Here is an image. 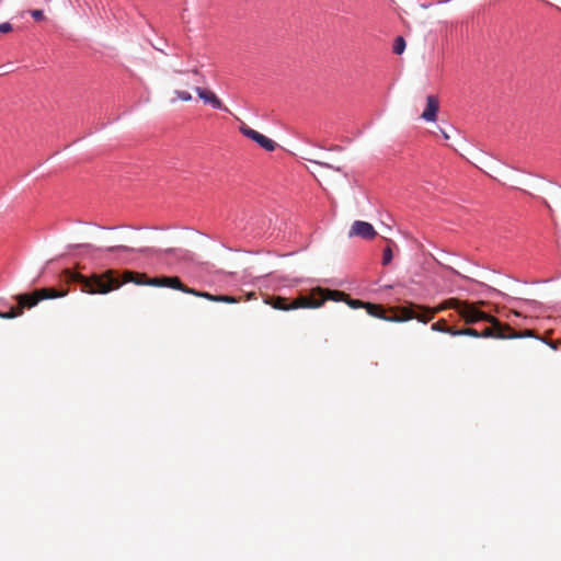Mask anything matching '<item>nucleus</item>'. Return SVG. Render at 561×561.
<instances>
[{
    "instance_id": "nucleus-1",
    "label": "nucleus",
    "mask_w": 561,
    "mask_h": 561,
    "mask_svg": "<svg viewBox=\"0 0 561 561\" xmlns=\"http://www.w3.org/2000/svg\"><path fill=\"white\" fill-rule=\"evenodd\" d=\"M64 275L67 282L76 283L81 286L83 293L90 295H106L115 289H118L127 282H131L139 286H146L147 277L145 274L125 271L123 275L115 270H107L103 273H94L90 276H85L79 272L71 271L69 268L64 271Z\"/></svg>"
},
{
    "instance_id": "nucleus-2",
    "label": "nucleus",
    "mask_w": 561,
    "mask_h": 561,
    "mask_svg": "<svg viewBox=\"0 0 561 561\" xmlns=\"http://www.w3.org/2000/svg\"><path fill=\"white\" fill-rule=\"evenodd\" d=\"M87 249L93 252H108V253H141L148 259L152 260L156 268L174 271L181 263L191 262L193 253L179 248L159 249L153 247L133 248L128 245H111V247H95L91 243H77L69 244L68 249Z\"/></svg>"
},
{
    "instance_id": "nucleus-3",
    "label": "nucleus",
    "mask_w": 561,
    "mask_h": 561,
    "mask_svg": "<svg viewBox=\"0 0 561 561\" xmlns=\"http://www.w3.org/2000/svg\"><path fill=\"white\" fill-rule=\"evenodd\" d=\"M346 298V295L337 290H327L321 287H316L311 290L310 298L300 297L296 301L289 304L283 297H271L265 300L266 304L271 305L276 310L289 311L299 308L304 309H317L320 308L327 299L333 301H341Z\"/></svg>"
},
{
    "instance_id": "nucleus-4",
    "label": "nucleus",
    "mask_w": 561,
    "mask_h": 561,
    "mask_svg": "<svg viewBox=\"0 0 561 561\" xmlns=\"http://www.w3.org/2000/svg\"><path fill=\"white\" fill-rule=\"evenodd\" d=\"M453 302L456 305L454 307L466 322L473 323L478 321H486L491 323V327L479 332V337L507 339V331H511V327L508 324L501 323L496 318L486 314L484 311L469 302L458 300H453Z\"/></svg>"
},
{
    "instance_id": "nucleus-5",
    "label": "nucleus",
    "mask_w": 561,
    "mask_h": 561,
    "mask_svg": "<svg viewBox=\"0 0 561 561\" xmlns=\"http://www.w3.org/2000/svg\"><path fill=\"white\" fill-rule=\"evenodd\" d=\"M434 316L435 311L433 309L411 302L408 306L399 308L397 316L385 318V320L389 322H405L416 319L422 323H427L434 318Z\"/></svg>"
},
{
    "instance_id": "nucleus-6",
    "label": "nucleus",
    "mask_w": 561,
    "mask_h": 561,
    "mask_svg": "<svg viewBox=\"0 0 561 561\" xmlns=\"http://www.w3.org/2000/svg\"><path fill=\"white\" fill-rule=\"evenodd\" d=\"M38 293L41 294V297L32 294H20L16 296V301L23 307L32 308L36 306L41 299H55L67 295L66 290H57L54 288H43Z\"/></svg>"
},
{
    "instance_id": "nucleus-7",
    "label": "nucleus",
    "mask_w": 561,
    "mask_h": 561,
    "mask_svg": "<svg viewBox=\"0 0 561 561\" xmlns=\"http://www.w3.org/2000/svg\"><path fill=\"white\" fill-rule=\"evenodd\" d=\"M493 291L496 296L502 297L506 301V304L514 306L516 308L525 307L526 310L530 312L541 311L543 307V305L538 300L513 297L497 289H493Z\"/></svg>"
},
{
    "instance_id": "nucleus-8",
    "label": "nucleus",
    "mask_w": 561,
    "mask_h": 561,
    "mask_svg": "<svg viewBox=\"0 0 561 561\" xmlns=\"http://www.w3.org/2000/svg\"><path fill=\"white\" fill-rule=\"evenodd\" d=\"M240 131L243 136L251 139L255 144H257L264 150L271 152L274 151L277 144L271 138L264 136L263 134L252 129L251 127L243 125L240 127Z\"/></svg>"
},
{
    "instance_id": "nucleus-9",
    "label": "nucleus",
    "mask_w": 561,
    "mask_h": 561,
    "mask_svg": "<svg viewBox=\"0 0 561 561\" xmlns=\"http://www.w3.org/2000/svg\"><path fill=\"white\" fill-rule=\"evenodd\" d=\"M146 286L152 287H167L175 290H180L184 293L185 285L182 284L179 277L176 276H160V277H151L147 279L145 283Z\"/></svg>"
},
{
    "instance_id": "nucleus-10",
    "label": "nucleus",
    "mask_w": 561,
    "mask_h": 561,
    "mask_svg": "<svg viewBox=\"0 0 561 561\" xmlns=\"http://www.w3.org/2000/svg\"><path fill=\"white\" fill-rule=\"evenodd\" d=\"M195 92L205 104L210 105L214 110L230 113L229 108L224 105L221 100L213 91L207 90L205 88L196 87Z\"/></svg>"
},
{
    "instance_id": "nucleus-11",
    "label": "nucleus",
    "mask_w": 561,
    "mask_h": 561,
    "mask_svg": "<svg viewBox=\"0 0 561 561\" xmlns=\"http://www.w3.org/2000/svg\"><path fill=\"white\" fill-rule=\"evenodd\" d=\"M377 231L370 222L355 220L348 232L350 237L357 236L364 240H371L376 237Z\"/></svg>"
},
{
    "instance_id": "nucleus-12",
    "label": "nucleus",
    "mask_w": 561,
    "mask_h": 561,
    "mask_svg": "<svg viewBox=\"0 0 561 561\" xmlns=\"http://www.w3.org/2000/svg\"><path fill=\"white\" fill-rule=\"evenodd\" d=\"M439 110L438 99L435 95H427L426 107L421 115L425 122H435Z\"/></svg>"
},
{
    "instance_id": "nucleus-13",
    "label": "nucleus",
    "mask_w": 561,
    "mask_h": 561,
    "mask_svg": "<svg viewBox=\"0 0 561 561\" xmlns=\"http://www.w3.org/2000/svg\"><path fill=\"white\" fill-rule=\"evenodd\" d=\"M184 293L196 296V297L205 298L210 301L219 302V295H213L208 291H199L194 288H190V287L185 286Z\"/></svg>"
},
{
    "instance_id": "nucleus-14",
    "label": "nucleus",
    "mask_w": 561,
    "mask_h": 561,
    "mask_svg": "<svg viewBox=\"0 0 561 561\" xmlns=\"http://www.w3.org/2000/svg\"><path fill=\"white\" fill-rule=\"evenodd\" d=\"M365 308H366L368 314H370L373 317H376V318H379V319H383V320H385V318H388L385 314L383 308L381 306H379V305L367 302L365 305Z\"/></svg>"
},
{
    "instance_id": "nucleus-15",
    "label": "nucleus",
    "mask_w": 561,
    "mask_h": 561,
    "mask_svg": "<svg viewBox=\"0 0 561 561\" xmlns=\"http://www.w3.org/2000/svg\"><path fill=\"white\" fill-rule=\"evenodd\" d=\"M507 339L514 340V339H525V337H534L540 340V337L536 336L535 333L530 330H526L525 332H514L512 329L511 331H507Z\"/></svg>"
},
{
    "instance_id": "nucleus-16",
    "label": "nucleus",
    "mask_w": 561,
    "mask_h": 561,
    "mask_svg": "<svg viewBox=\"0 0 561 561\" xmlns=\"http://www.w3.org/2000/svg\"><path fill=\"white\" fill-rule=\"evenodd\" d=\"M405 39L402 37V36H398L396 39H394V44H393V53L396 55H401L404 49H405Z\"/></svg>"
},
{
    "instance_id": "nucleus-17",
    "label": "nucleus",
    "mask_w": 561,
    "mask_h": 561,
    "mask_svg": "<svg viewBox=\"0 0 561 561\" xmlns=\"http://www.w3.org/2000/svg\"><path fill=\"white\" fill-rule=\"evenodd\" d=\"M283 280H284L283 287H288V288H291V287L305 282L304 278H297V277L296 278L284 277ZM306 282L312 283V279H306Z\"/></svg>"
},
{
    "instance_id": "nucleus-18",
    "label": "nucleus",
    "mask_w": 561,
    "mask_h": 561,
    "mask_svg": "<svg viewBox=\"0 0 561 561\" xmlns=\"http://www.w3.org/2000/svg\"><path fill=\"white\" fill-rule=\"evenodd\" d=\"M393 257L392 250L390 247L383 249L382 252V265H388L391 263Z\"/></svg>"
},
{
    "instance_id": "nucleus-19",
    "label": "nucleus",
    "mask_w": 561,
    "mask_h": 561,
    "mask_svg": "<svg viewBox=\"0 0 561 561\" xmlns=\"http://www.w3.org/2000/svg\"><path fill=\"white\" fill-rule=\"evenodd\" d=\"M19 305H20V308H19L18 311L11 310V311H8V312H2L1 318H3V319H13V318H15L18 316H21L22 314V309L24 307L20 302H19Z\"/></svg>"
},
{
    "instance_id": "nucleus-20",
    "label": "nucleus",
    "mask_w": 561,
    "mask_h": 561,
    "mask_svg": "<svg viewBox=\"0 0 561 561\" xmlns=\"http://www.w3.org/2000/svg\"><path fill=\"white\" fill-rule=\"evenodd\" d=\"M431 330L435 331V332L445 333L447 331L446 322L445 321L435 322L432 324Z\"/></svg>"
},
{
    "instance_id": "nucleus-21",
    "label": "nucleus",
    "mask_w": 561,
    "mask_h": 561,
    "mask_svg": "<svg viewBox=\"0 0 561 561\" xmlns=\"http://www.w3.org/2000/svg\"><path fill=\"white\" fill-rule=\"evenodd\" d=\"M457 334L460 336H471V337H479V332L474 329H462L460 331H457Z\"/></svg>"
},
{
    "instance_id": "nucleus-22",
    "label": "nucleus",
    "mask_w": 561,
    "mask_h": 561,
    "mask_svg": "<svg viewBox=\"0 0 561 561\" xmlns=\"http://www.w3.org/2000/svg\"><path fill=\"white\" fill-rule=\"evenodd\" d=\"M176 98L181 101L188 102L192 100V94L187 91L176 90Z\"/></svg>"
},
{
    "instance_id": "nucleus-23",
    "label": "nucleus",
    "mask_w": 561,
    "mask_h": 561,
    "mask_svg": "<svg viewBox=\"0 0 561 561\" xmlns=\"http://www.w3.org/2000/svg\"><path fill=\"white\" fill-rule=\"evenodd\" d=\"M346 304L353 308V309H357L359 307H365L366 304H364L363 301L360 300H356V299H351V298H347L346 299Z\"/></svg>"
},
{
    "instance_id": "nucleus-24",
    "label": "nucleus",
    "mask_w": 561,
    "mask_h": 561,
    "mask_svg": "<svg viewBox=\"0 0 561 561\" xmlns=\"http://www.w3.org/2000/svg\"><path fill=\"white\" fill-rule=\"evenodd\" d=\"M30 13L35 21H43L45 19L43 10H32Z\"/></svg>"
},
{
    "instance_id": "nucleus-25",
    "label": "nucleus",
    "mask_w": 561,
    "mask_h": 561,
    "mask_svg": "<svg viewBox=\"0 0 561 561\" xmlns=\"http://www.w3.org/2000/svg\"><path fill=\"white\" fill-rule=\"evenodd\" d=\"M219 302L234 304L237 299L233 296L219 295Z\"/></svg>"
},
{
    "instance_id": "nucleus-26",
    "label": "nucleus",
    "mask_w": 561,
    "mask_h": 561,
    "mask_svg": "<svg viewBox=\"0 0 561 561\" xmlns=\"http://www.w3.org/2000/svg\"><path fill=\"white\" fill-rule=\"evenodd\" d=\"M13 28L10 22L0 23V33H9Z\"/></svg>"
},
{
    "instance_id": "nucleus-27",
    "label": "nucleus",
    "mask_w": 561,
    "mask_h": 561,
    "mask_svg": "<svg viewBox=\"0 0 561 561\" xmlns=\"http://www.w3.org/2000/svg\"><path fill=\"white\" fill-rule=\"evenodd\" d=\"M114 261H115L116 263H121V264H129V263H131V260H129V259H127V257H125V256H122V255H116V256L114 257Z\"/></svg>"
},
{
    "instance_id": "nucleus-28",
    "label": "nucleus",
    "mask_w": 561,
    "mask_h": 561,
    "mask_svg": "<svg viewBox=\"0 0 561 561\" xmlns=\"http://www.w3.org/2000/svg\"><path fill=\"white\" fill-rule=\"evenodd\" d=\"M541 342L546 343L550 348L557 351L558 350V344L556 342H552V341H547L545 339H540Z\"/></svg>"
},
{
    "instance_id": "nucleus-29",
    "label": "nucleus",
    "mask_w": 561,
    "mask_h": 561,
    "mask_svg": "<svg viewBox=\"0 0 561 561\" xmlns=\"http://www.w3.org/2000/svg\"><path fill=\"white\" fill-rule=\"evenodd\" d=\"M457 331L458 330H455V329H451V328L447 327V331L445 333H448V334H450L453 336H460L459 334H457Z\"/></svg>"
},
{
    "instance_id": "nucleus-30",
    "label": "nucleus",
    "mask_w": 561,
    "mask_h": 561,
    "mask_svg": "<svg viewBox=\"0 0 561 561\" xmlns=\"http://www.w3.org/2000/svg\"><path fill=\"white\" fill-rule=\"evenodd\" d=\"M96 227L100 229H103V230H115L117 228V227H104V226H100V225H98Z\"/></svg>"
},
{
    "instance_id": "nucleus-31",
    "label": "nucleus",
    "mask_w": 561,
    "mask_h": 561,
    "mask_svg": "<svg viewBox=\"0 0 561 561\" xmlns=\"http://www.w3.org/2000/svg\"><path fill=\"white\" fill-rule=\"evenodd\" d=\"M442 131V135L445 139H448L449 138V135L444 130V129H440Z\"/></svg>"
},
{
    "instance_id": "nucleus-32",
    "label": "nucleus",
    "mask_w": 561,
    "mask_h": 561,
    "mask_svg": "<svg viewBox=\"0 0 561 561\" xmlns=\"http://www.w3.org/2000/svg\"><path fill=\"white\" fill-rule=\"evenodd\" d=\"M513 313L516 317H522V312L519 310H514Z\"/></svg>"
},
{
    "instance_id": "nucleus-33",
    "label": "nucleus",
    "mask_w": 561,
    "mask_h": 561,
    "mask_svg": "<svg viewBox=\"0 0 561 561\" xmlns=\"http://www.w3.org/2000/svg\"><path fill=\"white\" fill-rule=\"evenodd\" d=\"M431 5H432L431 3H423V4H421V7L423 9H428Z\"/></svg>"
},
{
    "instance_id": "nucleus-34",
    "label": "nucleus",
    "mask_w": 561,
    "mask_h": 561,
    "mask_svg": "<svg viewBox=\"0 0 561 561\" xmlns=\"http://www.w3.org/2000/svg\"><path fill=\"white\" fill-rule=\"evenodd\" d=\"M449 0H440L438 3H447Z\"/></svg>"
}]
</instances>
